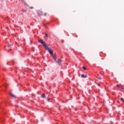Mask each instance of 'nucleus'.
<instances>
[{
	"label": "nucleus",
	"instance_id": "1",
	"mask_svg": "<svg viewBox=\"0 0 124 124\" xmlns=\"http://www.w3.org/2000/svg\"><path fill=\"white\" fill-rule=\"evenodd\" d=\"M38 42H39V43H41V44L43 45V47H44V48H45L46 50H47L48 51L50 54L53 55V50H52V49L47 46V44H46V43H45L44 41H43V40L39 39L38 40Z\"/></svg>",
	"mask_w": 124,
	"mask_h": 124
},
{
	"label": "nucleus",
	"instance_id": "2",
	"mask_svg": "<svg viewBox=\"0 0 124 124\" xmlns=\"http://www.w3.org/2000/svg\"><path fill=\"white\" fill-rule=\"evenodd\" d=\"M53 58L55 62H57V63H58V64H60V65L61 62H62L61 60V59H57L56 58V57H55V56H53Z\"/></svg>",
	"mask_w": 124,
	"mask_h": 124
},
{
	"label": "nucleus",
	"instance_id": "3",
	"mask_svg": "<svg viewBox=\"0 0 124 124\" xmlns=\"http://www.w3.org/2000/svg\"><path fill=\"white\" fill-rule=\"evenodd\" d=\"M117 88H119V89H121V88L123 90H124V87L123 86H122L121 85H120V84H118L117 85Z\"/></svg>",
	"mask_w": 124,
	"mask_h": 124
},
{
	"label": "nucleus",
	"instance_id": "4",
	"mask_svg": "<svg viewBox=\"0 0 124 124\" xmlns=\"http://www.w3.org/2000/svg\"><path fill=\"white\" fill-rule=\"evenodd\" d=\"M21 2H22V3H24L25 5H26V6H29V5L26 3V2H25V0H21Z\"/></svg>",
	"mask_w": 124,
	"mask_h": 124
},
{
	"label": "nucleus",
	"instance_id": "5",
	"mask_svg": "<svg viewBox=\"0 0 124 124\" xmlns=\"http://www.w3.org/2000/svg\"><path fill=\"white\" fill-rule=\"evenodd\" d=\"M81 78H87L88 77V76L87 75H84V74H82L81 75Z\"/></svg>",
	"mask_w": 124,
	"mask_h": 124
},
{
	"label": "nucleus",
	"instance_id": "6",
	"mask_svg": "<svg viewBox=\"0 0 124 124\" xmlns=\"http://www.w3.org/2000/svg\"><path fill=\"white\" fill-rule=\"evenodd\" d=\"M42 97L43 98H45V94H44V93L42 94Z\"/></svg>",
	"mask_w": 124,
	"mask_h": 124
},
{
	"label": "nucleus",
	"instance_id": "7",
	"mask_svg": "<svg viewBox=\"0 0 124 124\" xmlns=\"http://www.w3.org/2000/svg\"><path fill=\"white\" fill-rule=\"evenodd\" d=\"M10 94H11V95H12V96H13V97H16V96L12 94V93H10Z\"/></svg>",
	"mask_w": 124,
	"mask_h": 124
},
{
	"label": "nucleus",
	"instance_id": "8",
	"mask_svg": "<svg viewBox=\"0 0 124 124\" xmlns=\"http://www.w3.org/2000/svg\"><path fill=\"white\" fill-rule=\"evenodd\" d=\"M82 68H83V70H87V68L86 67H85L84 66H83Z\"/></svg>",
	"mask_w": 124,
	"mask_h": 124
},
{
	"label": "nucleus",
	"instance_id": "9",
	"mask_svg": "<svg viewBox=\"0 0 124 124\" xmlns=\"http://www.w3.org/2000/svg\"><path fill=\"white\" fill-rule=\"evenodd\" d=\"M121 100L123 102H124V98H121Z\"/></svg>",
	"mask_w": 124,
	"mask_h": 124
},
{
	"label": "nucleus",
	"instance_id": "10",
	"mask_svg": "<svg viewBox=\"0 0 124 124\" xmlns=\"http://www.w3.org/2000/svg\"><path fill=\"white\" fill-rule=\"evenodd\" d=\"M22 12H27V10H22Z\"/></svg>",
	"mask_w": 124,
	"mask_h": 124
},
{
	"label": "nucleus",
	"instance_id": "11",
	"mask_svg": "<svg viewBox=\"0 0 124 124\" xmlns=\"http://www.w3.org/2000/svg\"><path fill=\"white\" fill-rule=\"evenodd\" d=\"M30 8H31V9H33V7H32V6L30 7Z\"/></svg>",
	"mask_w": 124,
	"mask_h": 124
},
{
	"label": "nucleus",
	"instance_id": "12",
	"mask_svg": "<svg viewBox=\"0 0 124 124\" xmlns=\"http://www.w3.org/2000/svg\"><path fill=\"white\" fill-rule=\"evenodd\" d=\"M45 35H46V37H48V34H47V33H46Z\"/></svg>",
	"mask_w": 124,
	"mask_h": 124
},
{
	"label": "nucleus",
	"instance_id": "13",
	"mask_svg": "<svg viewBox=\"0 0 124 124\" xmlns=\"http://www.w3.org/2000/svg\"><path fill=\"white\" fill-rule=\"evenodd\" d=\"M97 86H98V87H99L100 86V84L97 83Z\"/></svg>",
	"mask_w": 124,
	"mask_h": 124
},
{
	"label": "nucleus",
	"instance_id": "14",
	"mask_svg": "<svg viewBox=\"0 0 124 124\" xmlns=\"http://www.w3.org/2000/svg\"><path fill=\"white\" fill-rule=\"evenodd\" d=\"M47 101H49V100H50V99L49 98H47Z\"/></svg>",
	"mask_w": 124,
	"mask_h": 124
},
{
	"label": "nucleus",
	"instance_id": "15",
	"mask_svg": "<svg viewBox=\"0 0 124 124\" xmlns=\"http://www.w3.org/2000/svg\"><path fill=\"white\" fill-rule=\"evenodd\" d=\"M46 15H47V14H45V16H46Z\"/></svg>",
	"mask_w": 124,
	"mask_h": 124
},
{
	"label": "nucleus",
	"instance_id": "16",
	"mask_svg": "<svg viewBox=\"0 0 124 124\" xmlns=\"http://www.w3.org/2000/svg\"><path fill=\"white\" fill-rule=\"evenodd\" d=\"M8 46H9V47H10V45H8Z\"/></svg>",
	"mask_w": 124,
	"mask_h": 124
},
{
	"label": "nucleus",
	"instance_id": "17",
	"mask_svg": "<svg viewBox=\"0 0 124 124\" xmlns=\"http://www.w3.org/2000/svg\"><path fill=\"white\" fill-rule=\"evenodd\" d=\"M99 79H101V78H99Z\"/></svg>",
	"mask_w": 124,
	"mask_h": 124
}]
</instances>
